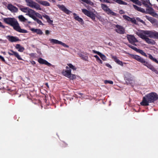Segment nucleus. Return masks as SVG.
<instances>
[{
    "label": "nucleus",
    "mask_w": 158,
    "mask_h": 158,
    "mask_svg": "<svg viewBox=\"0 0 158 158\" xmlns=\"http://www.w3.org/2000/svg\"><path fill=\"white\" fill-rule=\"evenodd\" d=\"M82 12L87 16L90 17L92 20H94L95 19V15L91 11H89L86 9H82Z\"/></svg>",
    "instance_id": "obj_10"
},
{
    "label": "nucleus",
    "mask_w": 158,
    "mask_h": 158,
    "mask_svg": "<svg viewBox=\"0 0 158 158\" xmlns=\"http://www.w3.org/2000/svg\"><path fill=\"white\" fill-rule=\"evenodd\" d=\"M41 16H42L39 13H37V12H36V14H35V17H37L39 18H40Z\"/></svg>",
    "instance_id": "obj_41"
},
{
    "label": "nucleus",
    "mask_w": 158,
    "mask_h": 158,
    "mask_svg": "<svg viewBox=\"0 0 158 158\" xmlns=\"http://www.w3.org/2000/svg\"><path fill=\"white\" fill-rule=\"evenodd\" d=\"M20 10L26 13V15L28 16L33 19L35 18V15L36 12L33 10L28 7H23L20 8Z\"/></svg>",
    "instance_id": "obj_5"
},
{
    "label": "nucleus",
    "mask_w": 158,
    "mask_h": 158,
    "mask_svg": "<svg viewBox=\"0 0 158 158\" xmlns=\"http://www.w3.org/2000/svg\"><path fill=\"white\" fill-rule=\"evenodd\" d=\"M39 18L42 19H43V18L42 16L40 17Z\"/></svg>",
    "instance_id": "obj_57"
},
{
    "label": "nucleus",
    "mask_w": 158,
    "mask_h": 158,
    "mask_svg": "<svg viewBox=\"0 0 158 158\" xmlns=\"http://www.w3.org/2000/svg\"><path fill=\"white\" fill-rule=\"evenodd\" d=\"M116 28L115 31L117 33L120 34H123L125 32L124 29L122 26L118 25H116Z\"/></svg>",
    "instance_id": "obj_14"
},
{
    "label": "nucleus",
    "mask_w": 158,
    "mask_h": 158,
    "mask_svg": "<svg viewBox=\"0 0 158 158\" xmlns=\"http://www.w3.org/2000/svg\"><path fill=\"white\" fill-rule=\"evenodd\" d=\"M25 1L27 6L35 8L37 10H41L42 9L40 8V5L33 0H25Z\"/></svg>",
    "instance_id": "obj_7"
},
{
    "label": "nucleus",
    "mask_w": 158,
    "mask_h": 158,
    "mask_svg": "<svg viewBox=\"0 0 158 158\" xmlns=\"http://www.w3.org/2000/svg\"><path fill=\"white\" fill-rule=\"evenodd\" d=\"M158 99V95L156 93L151 92L143 97L140 104L144 106H148L149 105V103H153Z\"/></svg>",
    "instance_id": "obj_2"
},
{
    "label": "nucleus",
    "mask_w": 158,
    "mask_h": 158,
    "mask_svg": "<svg viewBox=\"0 0 158 158\" xmlns=\"http://www.w3.org/2000/svg\"><path fill=\"white\" fill-rule=\"evenodd\" d=\"M33 20H34L35 21H36L37 22V23H38L40 25H44V24H43V23H42V21H40V20L38 19H37L36 18V17L35 18L33 19Z\"/></svg>",
    "instance_id": "obj_31"
},
{
    "label": "nucleus",
    "mask_w": 158,
    "mask_h": 158,
    "mask_svg": "<svg viewBox=\"0 0 158 158\" xmlns=\"http://www.w3.org/2000/svg\"><path fill=\"white\" fill-rule=\"evenodd\" d=\"M6 7L7 9L12 13H16L18 11V8L11 4H9Z\"/></svg>",
    "instance_id": "obj_12"
},
{
    "label": "nucleus",
    "mask_w": 158,
    "mask_h": 158,
    "mask_svg": "<svg viewBox=\"0 0 158 158\" xmlns=\"http://www.w3.org/2000/svg\"><path fill=\"white\" fill-rule=\"evenodd\" d=\"M93 52L94 53L97 54L99 56L101 53L100 52H98V51H95V50H93Z\"/></svg>",
    "instance_id": "obj_44"
},
{
    "label": "nucleus",
    "mask_w": 158,
    "mask_h": 158,
    "mask_svg": "<svg viewBox=\"0 0 158 158\" xmlns=\"http://www.w3.org/2000/svg\"><path fill=\"white\" fill-rule=\"evenodd\" d=\"M43 17L45 18L47 20H48L50 18L49 16L47 15H43Z\"/></svg>",
    "instance_id": "obj_42"
},
{
    "label": "nucleus",
    "mask_w": 158,
    "mask_h": 158,
    "mask_svg": "<svg viewBox=\"0 0 158 158\" xmlns=\"http://www.w3.org/2000/svg\"><path fill=\"white\" fill-rule=\"evenodd\" d=\"M19 19L22 22H25L27 20V19L25 18L23 15H20L18 16Z\"/></svg>",
    "instance_id": "obj_29"
},
{
    "label": "nucleus",
    "mask_w": 158,
    "mask_h": 158,
    "mask_svg": "<svg viewBox=\"0 0 158 158\" xmlns=\"http://www.w3.org/2000/svg\"><path fill=\"white\" fill-rule=\"evenodd\" d=\"M137 52H138L141 54L142 55L144 56L145 57H147V55L142 50L139 49H137Z\"/></svg>",
    "instance_id": "obj_30"
},
{
    "label": "nucleus",
    "mask_w": 158,
    "mask_h": 158,
    "mask_svg": "<svg viewBox=\"0 0 158 158\" xmlns=\"http://www.w3.org/2000/svg\"><path fill=\"white\" fill-rule=\"evenodd\" d=\"M127 38L129 42L134 45H135V42H138V40L132 35H127Z\"/></svg>",
    "instance_id": "obj_13"
},
{
    "label": "nucleus",
    "mask_w": 158,
    "mask_h": 158,
    "mask_svg": "<svg viewBox=\"0 0 158 158\" xmlns=\"http://www.w3.org/2000/svg\"><path fill=\"white\" fill-rule=\"evenodd\" d=\"M58 7L62 11L64 12L67 14H69L71 12L68 10L66 7L63 5H58Z\"/></svg>",
    "instance_id": "obj_16"
},
{
    "label": "nucleus",
    "mask_w": 158,
    "mask_h": 158,
    "mask_svg": "<svg viewBox=\"0 0 158 158\" xmlns=\"http://www.w3.org/2000/svg\"><path fill=\"white\" fill-rule=\"evenodd\" d=\"M102 2H105V0H99Z\"/></svg>",
    "instance_id": "obj_55"
},
{
    "label": "nucleus",
    "mask_w": 158,
    "mask_h": 158,
    "mask_svg": "<svg viewBox=\"0 0 158 158\" xmlns=\"http://www.w3.org/2000/svg\"><path fill=\"white\" fill-rule=\"evenodd\" d=\"M73 15H74V18L76 20L80 22H83L82 19L80 18L76 13H74Z\"/></svg>",
    "instance_id": "obj_25"
},
{
    "label": "nucleus",
    "mask_w": 158,
    "mask_h": 158,
    "mask_svg": "<svg viewBox=\"0 0 158 158\" xmlns=\"http://www.w3.org/2000/svg\"><path fill=\"white\" fill-rule=\"evenodd\" d=\"M106 65L110 68H112V66L109 64L106 63Z\"/></svg>",
    "instance_id": "obj_47"
},
{
    "label": "nucleus",
    "mask_w": 158,
    "mask_h": 158,
    "mask_svg": "<svg viewBox=\"0 0 158 158\" xmlns=\"http://www.w3.org/2000/svg\"><path fill=\"white\" fill-rule=\"evenodd\" d=\"M149 58L158 64V61L156 59L153 58L151 54H149Z\"/></svg>",
    "instance_id": "obj_32"
},
{
    "label": "nucleus",
    "mask_w": 158,
    "mask_h": 158,
    "mask_svg": "<svg viewBox=\"0 0 158 158\" xmlns=\"http://www.w3.org/2000/svg\"><path fill=\"white\" fill-rule=\"evenodd\" d=\"M8 53L10 56L14 55L19 60H22V58L21 57L18 53L12 50H10V52H8Z\"/></svg>",
    "instance_id": "obj_15"
},
{
    "label": "nucleus",
    "mask_w": 158,
    "mask_h": 158,
    "mask_svg": "<svg viewBox=\"0 0 158 158\" xmlns=\"http://www.w3.org/2000/svg\"><path fill=\"white\" fill-rule=\"evenodd\" d=\"M38 61L40 64H45L49 67H50L52 65V64L50 63L42 58H39L38 59Z\"/></svg>",
    "instance_id": "obj_17"
},
{
    "label": "nucleus",
    "mask_w": 158,
    "mask_h": 158,
    "mask_svg": "<svg viewBox=\"0 0 158 158\" xmlns=\"http://www.w3.org/2000/svg\"><path fill=\"white\" fill-rule=\"evenodd\" d=\"M104 82L105 84L109 83L111 84H113V82L112 81H109V80H105L104 81Z\"/></svg>",
    "instance_id": "obj_39"
},
{
    "label": "nucleus",
    "mask_w": 158,
    "mask_h": 158,
    "mask_svg": "<svg viewBox=\"0 0 158 158\" xmlns=\"http://www.w3.org/2000/svg\"><path fill=\"white\" fill-rule=\"evenodd\" d=\"M15 48H16L18 49V51L20 52H22L24 50V48L21 46L19 44H17L16 45Z\"/></svg>",
    "instance_id": "obj_24"
},
{
    "label": "nucleus",
    "mask_w": 158,
    "mask_h": 158,
    "mask_svg": "<svg viewBox=\"0 0 158 158\" xmlns=\"http://www.w3.org/2000/svg\"><path fill=\"white\" fill-rule=\"evenodd\" d=\"M71 70H63L62 72V73L63 75L66 77L69 78L70 79L73 80L76 77V75L71 74Z\"/></svg>",
    "instance_id": "obj_8"
},
{
    "label": "nucleus",
    "mask_w": 158,
    "mask_h": 158,
    "mask_svg": "<svg viewBox=\"0 0 158 158\" xmlns=\"http://www.w3.org/2000/svg\"><path fill=\"white\" fill-rule=\"evenodd\" d=\"M80 94V95H82V94L81 93H80V94Z\"/></svg>",
    "instance_id": "obj_60"
},
{
    "label": "nucleus",
    "mask_w": 158,
    "mask_h": 158,
    "mask_svg": "<svg viewBox=\"0 0 158 158\" xmlns=\"http://www.w3.org/2000/svg\"><path fill=\"white\" fill-rule=\"evenodd\" d=\"M133 6L134 9L137 10L143 13L148 14L151 15L155 11L152 7H149L148 5V6L146 7L147 8L146 9V10L143 8L139 7L135 5H133Z\"/></svg>",
    "instance_id": "obj_6"
},
{
    "label": "nucleus",
    "mask_w": 158,
    "mask_h": 158,
    "mask_svg": "<svg viewBox=\"0 0 158 158\" xmlns=\"http://www.w3.org/2000/svg\"><path fill=\"white\" fill-rule=\"evenodd\" d=\"M78 55L79 57H81L83 60H87L88 58V57L87 56L84 55L81 53H79Z\"/></svg>",
    "instance_id": "obj_26"
},
{
    "label": "nucleus",
    "mask_w": 158,
    "mask_h": 158,
    "mask_svg": "<svg viewBox=\"0 0 158 158\" xmlns=\"http://www.w3.org/2000/svg\"><path fill=\"white\" fill-rule=\"evenodd\" d=\"M133 3L137 5L141 6L142 5L141 2L138 0H130Z\"/></svg>",
    "instance_id": "obj_28"
},
{
    "label": "nucleus",
    "mask_w": 158,
    "mask_h": 158,
    "mask_svg": "<svg viewBox=\"0 0 158 158\" xmlns=\"http://www.w3.org/2000/svg\"><path fill=\"white\" fill-rule=\"evenodd\" d=\"M105 2H107V3H110L109 1L108 0H105Z\"/></svg>",
    "instance_id": "obj_54"
},
{
    "label": "nucleus",
    "mask_w": 158,
    "mask_h": 158,
    "mask_svg": "<svg viewBox=\"0 0 158 158\" xmlns=\"http://www.w3.org/2000/svg\"><path fill=\"white\" fill-rule=\"evenodd\" d=\"M101 58L104 61L106 60V56L104 54H102L101 53L99 55Z\"/></svg>",
    "instance_id": "obj_34"
},
{
    "label": "nucleus",
    "mask_w": 158,
    "mask_h": 158,
    "mask_svg": "<svg viewBox=\"0 0 158 158\" xmlns=\"http://www.w3.org/2000/svg\"><path fill=\"white\" fill-rule=\"evenodd\" d=\"M141 1L142 2V4H143L145 7H148V4L152 6V5L151 3L150 0H141Z\"/></svg>",
    "instance_id": "obj_23"
},
{
    "label": "nucleus",
    "mask_w": 158,
    "mask_h": 158,
    "mask_svg": "<svg viewBox=\"0 0 158 158\" xmlns=\"http://www.w3.org/2000/svg\"><path fill=\"white\" fill-rule=\"evenodd\" d=\"M131 56L136 60L142 63L144 65L147 67L148 68L151 69L155 73L158 74V71L151 64L146 61V60L140 56L135 55H131Z\"/></svg>",
    "instance_id": "obj_4"
},
{
    "label": "nucleus",
    "mask_w": 158,
    "mask_h": 158,
    "mask_svg": "<svg viewBox=\"0 0 158 158\" xmlns=\"http://www.w3.org/2000/svg\"><path fill=\"white\" fill-rule=\"evenodd\" d=\"M123 17L124 19H126V20L128 21H130L131 19V18L126 15H123Z\"/></svg>",
    "instance_id": "obj_37"
},
{
    "label": "nucleus",
    "mask_w": 158,
    "mask_h": 158,
    "mask_svg": "<svg viewBox=\"0 0 158 158\" xmlns=\"http://www.w3.org/2000/svg\"><path fill=\"white\" fill-rule=\"evenodd\" d=\"M45 34L47 35H48L50 34V31L48 30H46L45 31Z\"/></svg>",
    "instance_id": "obj_48"
},
{
    "label": "nucleus",
    "mask_w": 158,
    "mask_h": 158,
    "mask_svg": "<svg viewBox=\"0 0 158 158\" xmlns=\"http://www.w3.org/2000/svg\"><path fill=\"white\" fill-rule=\"evenodd\" d=\"M119 13L120 14H123L124 13V11L122 10H120L119 11Z\"/></svg>",
    "instance_id": "obj_52"
},
{
    "label": "nucleus",
    "mask_w": 158,
    "mask_h": 158,
    "mask_svg": "<svg viewBox=\"0 0 158 158\" xmlns=\"http://www.w3.org/2000/svg\"><path fill=\"white\" fill-rule=\"evenodd\" d=\"M130 21H131L132 22L134 23H136V21L134 18H131V19Z\"/></svg>",
    "instance_id": "obj_43"
},
{
    "label": "nucleus",
    "mask_w": 158,
    "mask_h": 158,
    "mask_svg": "<svg viewBox=\"0 0 158 158\" xmlns=\"http://www.w3.org/2000/svg\"><path fill=\"white\" fill-rule=\"evenodd\" d=\"M151 15L153 17H155L157 19H158V14L155 12V11L153 12Z\"/></svg>",
    "instance_id": "obj_36"
},
{
    "label": "nucleus",
    "mask_w": 158,
    "mask_h": 158,
    "mask_svg": "<svg viewBox=\"0 0 158 158\" xmlns=\"http://www.w3.org/2000/svg\"><path fill=\"white\" fill-rule=\"evenodd\" d=\"M68 66L70 68L72 69L73 70H75L77 68L75 67L71 64H68Z\"/></svg>",
    "instance_id": "obj_35"
},
{
    "label": "nucleus",
    "mask_w": 158,
    "mask_h": 158,
    "mask_svg": "<svg viewBox=\"0 0 158 158\" xmlns=\"http://www.w3.org/2000/svg\"><path fill=\"white\" fill-rule=\"evenodd\" d=\"M101 6L102 9L108 14L110 15L113 16H116L117 14L110 9L106 5L102 4H101Z\"/></svg>",
    "instance_id": "obj_9"
},
{
    "label": "nucleus",
    "mask_w": 158,
    "mask_h": 158,
    "mask_svg": "<svg viewBox=\"0 0 158 158\" xmlns=\"http://www.w3.org/2000/svg\"><path fill=\"white\" fill-rule=\"evenodd\" d=\"M136 34L140 38L144 40L147 43L154 44L155 42L152 40L148 37L158 39V32L149 30H138L136 32Z\"/></svg>",
    "instance_id": "obj_1"
},
{
    "label": "nucleus",
    "mask_w": 158,
    "mask_h": 158,
    "mask_svg": "<svg viewBox=\"0 0 158 158\" xmlns=\"http://www.w3.org/2000/svg\"><path fill=\"white\" fill-rule=\"evenodd\" d=\"M6 38L8 40L11 42H15L19 41V39L16 36H13L10 35H8Z\"/></svg>",
    "instance_id": "obj_18"
},
{
    "label": "nucleus",
    "mask_w": 158,
    "mask_h": 158,
    "mask_svg": "<svg viewBox=\"0 0 158 158\" xmlns=\"http://www.w3.org/2000/svg\"><path fill=\"white\" fill-rule=\"evenodd\" d=\"M66 69H67V70H68V69H69V67H68V66H66Z\"/></svg>",
    "instance_id": "obj_58"
},
{
    "label": "nucleus",
    "mask_w": 158,
    "mask_h": 158,
    "mask_svg": "<svg viewBox=\"0 0 158 158\" xmlns=\"http://www.w3.org/2000/svg\"><path fill=\"white\" fill-rule=\"evenodd\" d=\"M30 30L36 33L37 34L39 35H42L43 34L42 31L40 29H35L34 28H31Z\"/></svg>",
    "instance_id": "obj_20"
},
{
    "label": "nucleus",
    "mask_w": 158,
    "mask_h": 158,
    "mask_svg": "<svg viewBox=\"0 0 158 158\" xmlns=\"http://www.w3.org/2000/svg\"><path fill=\"white\" fill-rule=\"evenodd\" d=\"M117 3L121 5H127V2L122 1V0H113Z\"/></svg>",
    "instance_id": "obj_27"
},
{
    "label": "nucleus",
    "mask_w": 158,
    "mask_h": 158,
    "mask_svg": "<svg viewBox=\"0 0 158 158\" xmlns=\"http://www.w3.org/2000/svg\"><path fill=\"white\" fill-rule=\"evenodd\" d=\"M50 43L54 44H60L64 47L69 48V46L64 43H63L61 41H59L57 40L53 39H49V40Z\"/></svg>",
    "instance_id": "obj_11"
},
{
    "label": "nucleus",
    "mask_w": 158,
    "mask_h": 158,
    "mask_svg": "<svg viewBox=\"0 0 158 158\" xmlns=\"http://www.w3.org/2000/svg\"><path fill=\"white\" fill-rule=\"evenodd\" d=\"M2 78L0 76V80Z\"/></svg>",
    "instance_id": "obj_59"
},
{
    "label": "nucleus",
    "mask_w": 158,
    "mask_h": 158,
    "mask_svg": "<svg viewBox=\"0 0 158 158\" xmlns=\"http://www.w3.org/2000/svg\"><path fill=\"white\" fill-rule=\"evenodd\" d=\"M98 18L99 19V20H100V21H101L102 20V17L100 16H98Z\"/></svg>",
    "instance_id": "obj_50"
},
{
    "label": "nucleus",
    "mask_w": 158,
    "mask_h": 158,
    "mask_svg": "<svg viewBox=\"0 0 158 158\" xmlns=\"http://www.w3.org/2000/svg\"><path fill=\"white\" fill-rule=\"evenodd\" d=\"M112 58L114 60V61L118 64L122 66H123V62L122 61L120 60L119 59H118L116 56H112Z\"/></svg>",
    "instance_id": "obj_21"
},
{
    "label": "nucleus",
    "mask_w": 158,
    "mask_h": 158,
    "mask_svg": "<svg viewBox=\"0 0 158 158\" xmlns=\"http://www.w3.org/2000/svg\"><path fill=\"white\" fill-rule=\"evenodd\" d=\"M3 20L5 23L12 26L17 31L22 33H26L27 32L26 30L20 28L17 21L14 18H5Z\"/></svg>",
    "instance_id": "obj_3"
},
{
    "label": "nucleus",
    "mask_w": 158,
    "mask_h": 158,
    "mask_svg": "<svg viewBox=\"0 0 158 158\" xmlns=\"http://www.w3.org/2000/svg\"><path fill=\"white\" fill-rule=\"evenodd\" d=\"M2 53H3L4 55H6V53L5 52H2Z\"/></svg>",
    "instance_id": "obj_56"
},
{
    "label": "nucleus",
    "mask_w": 158,
    "mask_h": 158,
    "mask_svg": "<svg viewBox=\"0 0 158 158\" xmlns=\"http://www.w3.org/2000/svg\"><path fill=\"white\" fill-rule=\"evenodd\" d=\"M47 22H48V23H53V21H52V20H51V19H50V18H49V19H48L47 20Z\"/></svg>",
    "instance_id": "obj_45"
},
{
    "label": "nucleus",
    "mask_w": 158,
    "mask_h": 158,
    "mask_svg": "<svg viewBox=\"0 0 158 158\" xmlns=\"http://www.w3.org/2000/svg\"><path fill=\"white\" fill-rule=\"evenodd\" d=\"M0 59H1L3 61L5 62V60L4 57L0 55Z\"/></svg>",
    "instance_id": "obj_46"
},
{
    "label": "nucleus",
    "mask_w": 158,
    "mask_h": 158,
    "mask_svg": "<svg viewBox=\"0 0 158 158\" xmlns=\"http://www.w3.org/2000/svg\"><path fill=\"white\" fill-rule=\"evenodd\" d=\"M31 64L33 65H34V64H35V62L34 61H31Z\"/></svg>",
    "instance_id": "obj_51"
},
{
    "label": "nucleus",
    "mask_w": 158,
    "mask_h": 158,
    "mask_svg": "<svg viewBox=\"0 0 158 158\" xmlns=\"http://www.w3.org/2000/svg\"><path fill=\"white\" fill-rule=\"evenodd\" d=\"M36 1L40 4L45 6H49L50 5V3L46 1L39 0H36Z\"/></svg>",
    "instance_id": "obj_19"
},
{
    "label": "nucleus",
    "mask_w": 158,
    "mask_h": 158,
    "mask_svg": "<svg viewBox=\"0 0 158 158\" xmlns=\"http://www.w3.org/2000/svg\"><path fill=\"white\" fill-rule=\"evenodd\" d=\"M94 57L96 58V60L98 63L101 64L102 63V61L97 55H94Z\"/></svg>",
    "instance_id": "obj_33"
},
{
    "label": "nucleus",
    "mask_w": 158,
    "mask_h": 158,
    "mask_svg": "<svg viewBox=\"0 0 158 158\" xmlns=\"http://www.w3.org/2000/svg\"><path fill=\"white\" fill-rule=\"evenodd\" d=\"M0 27H2V28H4L5 27L3 26L2 23L0 22Z\"/></svg>",
    "instance_id": "obj_49"
},
{
    "label": "nucleus",
    "mask_w": 158,
    "mask_h": 158,
    "mask_svg": "<svg viewBox=\"0 0 158 158\" xmlns=\"http://www.w3.org/2000/svg\"><path fill=\"white\" fill-rule=\"evenodd\" d=\"M158 2V0H156Z\"/></svg>",
    "instance_id": "obj_61"
},
{
    "label": "nucleus",
    "mask_w": 158,
    "mask_h": 158,
    "mask_svg": "<svg viewBox=\"0 0 158 158\" xmlns=\"http://www.w3.org/2000/svg\"><path fill=\"white\" fill-rule=\"evenodd\" d=\"M136 19L138 21H139V22L141 23H143L144 24H145V22L142 20L141 19L137 17L136 18Z\"/></svg>",
    "instance_id": "obj_38"
},
{
    "label": "nucleus",
    "mask_w": 158,
    "mask_h": 158,
    "mask_svg": "<svg viewBox=\"0 0 158 158\" xmlns=\"http://www.w3.org/2000/svg\"><path fill=\"white\" fill-rule=\"evenodd\" d=\"M145 17L152 24L155 23L156 22V20L152 17L147 15H146Z\"/></svg>",
    "instance_id": "obj_22"
},
{
    "label": "nucleus",
    "mask_w": 158,
    "mask_h": 158,
    "mask_svg": "<svg viewBox=\"0 0 158 158\" xmlns=\"http://www.w3.org/2000/svg\"><path fill=\"white\" fill-rule=\"evenodd\" d=\"M45 85H46V86L48 87V88H49V86L48 85V83H45Z\"/></svg>",
    "instance_id": "obj_53"
},
{
    "label": "nucleus",
    "mask_w": 158,
    "mask_h": 158,
    "mask_svg": "<svg viewBox=\"0 0 158 158\" xmlns=\"http://www.w3.org/2000/svg\"><path fill=\"white\" fill-rule=\"evenodd\" d=\"M1 40L0 39V41H1Z\"/></svg>",
    "instance_id": "obj_63"
},
{
    "label": "nucleus",
    "mask_w": 158,
    "mask_h": 158,
    "mask_svg": "<svg viewBox=\"0 0 158 158\" xmlns=\"http://www.w3.org/2000/svg\"><path fill=\"white\" fill-rule=\"evenodd\" d=\"M128 46L130 48H132V49H133L135 51H137V48H136V47H134V46H133L132 45H128Z\"/></svg>",
    "instance_id": "obj_40"
},
{
    "label": "nucleus",
    "mask_w": 158,
    "mask_h": 158,
    "mask_svg": "<svg viewBox=\"0 0 158 158\" xmlns=\"http://www.w3.org/2000/svg\"><path fill=\"white\" fill-rule=\"evenodd\" d=\"M157 10H158V7H157Z\"/></svg>",
    "instance_id": "obj_62"
}]
</instances>
